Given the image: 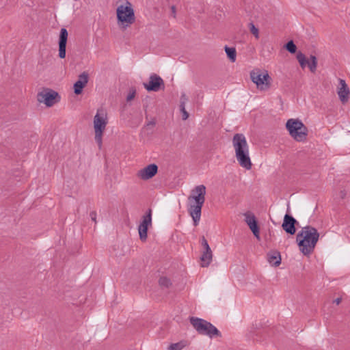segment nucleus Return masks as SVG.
<instances>
[{"instance_id":"obj_1","label":"nucleus","mask_w":350,"mask_h":350,"mask_svg":"<svg viewBox=\"0 0 350 350\" xmlns=\"http://www.w3.org/2000/svg\"><path fill=\"white\" fill-rule=\"evenodd\" d=\"M319 236L318 230L312 226L302 228L296 236V241L300 251L304 255L310 254L314 251Z\"/></svg>"},{"instance_id":"obj_2","label":"nucleus","mask_w":350,"mask_h":350,"mask_svg":"<svg viewBox=\"0 0 350 350\" xmlns=\"http://www.w3.org/2000/svg\"><path fill=\"white\" fill-rule=\"evenodd\" d=\"M193 193L196 195L190 196L188 200L191 202L188 211L191 216L193 225L197 226L201 217L202 206L205 202L206 187L203 185L196 186L192 190Z\"/></svg>"},{"instance_id":"obj_3","label":"nucleus","mask_w":350,"mask_h":350,"mask_svg":"<svg viewBox=\"0 0 350 350\" xmlns=\"http://www.w3.org/2000/svg\"><path fill=\"white\" fill-rule=\"evenodd\" d=\"M232 144L239 164L246 170H250L252 164L249 155V146L245 135L242 133L235 134L232 138Z\"/></svg>"},{"instance_id":"obj_4","label":"nucleus","mask_w":350,"mask_h":350,"mask_svg":"<svg viewBox=\"0 0 350 350\" xmlns=\"http://www.w3.org/2000/svg\"><path fill=\"white\" fill-rule=\"evenodd\" d=\"M189 321L193 328L199 334L207 336L211 338L221 336V334L219 329L211 323L204 319L192 317H190Z\"/></svg>"},{"instance_id":"obj_5","label":"nucleus","mask_w":350,"mask_h":350,"mask_svg":"<svg viewBox=\"0 0 350 350\" xmlns=\"http://www.w3.org/2000/svg\"><path fill=\"white\" fill-rule=\"evenodd\" d=\"M286 127L291 137L297 142H302L306 139L308 129L303 122L298 119H289Z\"/></svg>"},{"instance_id":"obj_6","label":"nucleus","mask_w":350,"mask_h":350,"mask_svg":"<svg viewBox=\"0 0 350 350\" xmlns=\"http://www.w3.org/2000/svg\"><path fill=\"white\" fill-rule=\"evenodd\" d=\"M117 18L121 25L127 27L135 21L134 10L131 4L126 1V5H120L116 10Z\"/></svg>"},{"instance_id":"obj_7","label":"nucleus","mask_w":350,"mask_h":350,"mask_svg":"<svg viewBox=\"0 0 350 350\" xmlns=\"http://www.w3.org/2000/svg\"><path fill=\"white\" fill-rule=\"evenodd\" d=\"M107 124V121L106 117H105L103 113L101 115L99 113V110H98L97 113L94 118V127L95 131V141L100 148L102 146L103 133L105 129Z\"/></svg>"},{"instance_id":"obj_8","label":"nucleus","mask_w":350,"mask_h":350,"mask_svg":"<svg viewBox=\"0 0 350 350\" xmlns=\"http://www.w3.org/2000/svg\"><path fill=\"white\" fill-rule=\"evenodd\" d=\"M250 78L252 81L254 83L260 90H267L270 87V83L269 81L270 77L267 71L261 72L259 69L252 70L250 72Z\"/></svg>"},{"instance_id":"obj_9","label":"nucleus","mask_w":350,"mask_h":350,"mask_svg":"<svg viewBox=\"0 0 350 350\" xmlns=\"http://www.w3.org/2000/svg\"><path fill=\"white\" fill-rule=\"evenodd\" d=\"M38 102L43 103L47 107H52L60 100L59 94L49 88H44L37 95Z\"/></svg>"},{"instance_id":"obj_10","label":"nucleus","mask_w":350,"mask_h":350,"mask_svg":"<svg viewBox=\"0 0 350 350\" xmlns=\"http://www.w3.org/2000/svg\"><path fill=\"white\" fill-rule=\"evenodd\" d=\"M152 225V210L148 209L146 214L143 215L142 220L138 226L139 239L142 241L147 239L148 227Z\"/></svg>"},{"instance_id":"obj_11","label":"nucleus","mask_w":350,"mask_h":350,"mask_svg":"<svg viewBox=\"0 0 350 350\" xmlns=\"http://www.w3.org/2000/svg\"><path fill=\"white\" fill-rule=\"evenodd\" d=\"M296 58L299 63L301 68H305L306 66L308 67L311 72H315L317 67V58L316 56L311 55L310 56V60H308L306 55L301 51L298 52Z\"/></svg>"},{"instance_id":"obj_12","label":"nucleus","mask_w":350,"mask_h":350,"mask_svg":"<svg viewBox=\"0 0 350 350\" xmlns=\"http://www.w3.org/2000/svg\"><path fill=\"white\" fill-rule=\"evenodd\" d=\"M298 221L290 214L286 213L282 224V229L288 234L294 235L296 232V225Z\"/></svg>"},{"instance_id":"obj_13","label":"nucleus","mask_w":350,"mask_h":350,"mask_svg":"<svg viewBox=\"0 0 350 350\" xmlns=\"http://www.w3.org/2000/svg\"><path fill=\"white\" fill-rule=\"evenodd\" d=\"M145 88L148 92H158L162 86L164 89V82L161 77L157 74H152L150 76V81L148 83H144Z\"/></svg>"},{"instance_id":"obj_14","label":"nucleus","mask_w":350,"mask_h":350,"mask_svg":"<svg viewBox=\"0 0 350 350\" xmlns=\"http://www.w3.org/2000/svg\"><path fill=\"white\" fill-rule=\"evenodd\" d=\"M157 172L158 166L154 163H152L140 170L137 172V176L142 180H146L154 177Z\"/></svg>"},{"instance_id":"obj_15","label":"nucleus","mask_w":350,"mask_h":350,"mask_svg":"<svg viewBox=\"0 0 350 350\" xmlns=\"http://www.w3.org/2000/svg\"><path fill=\"white\" fill-rule=\"evenodd\" d=\"M68 31L66 28H62L59 36V54L58 56L61 59L66 57V44L68 40Z\"/></svg>"},{"instance_id":"obj_16","label":"nucleus","mask_w":350,"mask_h":350,"mask_svg":"<svg viewBox=\"0 0 350 350\" xmlns=\"http://www.w3.org/2000/svg\"><path fill=\"white\" fill-rule=\"evenodd\" d=\"M245 215V221L248 225L250 229L253 232L255 237H256L258 239H260V230L258 225V221L256 219V217L254 215L246 213L244 214Z\"/></svg>"},{"instance_id":"obj_17","label":"nucleus","mask_w":350,"mask_h":350,"mask_svg":"<svg viewBox=\"0 0 350 350\" xmlns=\"http://www.w3.org/2000/svg\"><path fill=\"white\" fill-rule=\"evenodd\" d=\"M89 75L86 72H83L79 75L78 80L74 83V92L77 95L82 93L83 89L88 83Z\"/></svg>"},{"instance_id":"obj_18","label":"nucleus","mask_w":350,"mask_h":350,"mask_svg":"<svg viewBox=\"0 0 350 350\" xmlns=\"http://www.w3.org/2000/svg\"><path fill=\"white\" fill-rule=\"evenodd\" d=\"M339 83H340V88L339 90L338 91V94L340 101L342 103H345L348 101V100L349 98V94H350L349 88L348 85H347L345 80L340 79Z\"/></svg>"},{"instance_id":"obj_19","label":"nucleus","mask_w":350,"mask_h":350,"mask_svg":"<svg viewBox=\"0 0 350 350\" xmlns=\"http://www.w3.org/2000/svg\"><path fill=\"white\" fill-rule=\"evenodd\" d=\"M268 262L273 266L278 267L281 264V255L278 250H271L267 255Z\"/></svg>"},{"instance_id":"obj_20","label":"nucleus","mask_w":350,"mask_h":350,"mask_svg":"<svg viewBox=\"0 0 350 350\" xmlns=\"http://www.w3.org/2000/svg\"><path fill=\"white\" fill-rule=\"evenodd\" d=\"M213 254L210 249L204 250L200 257L202 267H208L212 261Z\"/></svg>"},{"instance_id":"obj_21","label":"nucleus","mask_w":350,"mask_h":350,"mask_svg":"<svg viewBox=\"0 0 350 350\" xmlns=\"http://www.w3.org/2000/svg\"><path fill=\"white\" fill-rule=\"evenodd\" d=\"M225 51L226 53L227 57L232 62H234L236 61L237 52L234 48L228 47L227 46H225Z\"/></svg>"},{"instance_id":"obj_22","label":"nucleus","mask_w":350,"mask_h":350,"mask_svg":"<svg viewBox=\"0 0 350 350\" xmlns=\"http://www.w3.org/2000/svg\"><path fill=\"white\" fill-rule=\"evenodd\" d=\"M284 48L291 53L294 54L297 51V46L293 40L288 41L285 45Z\"/></svg>"},{"instance_id":"obj_23","label":"nucleus","mask_w":350,"mask_h":350,"mask_svg":"<svg viewBox=\"0 0 350 350\" xmlns=\"http://www.w3.org/2000/svg\"><path fill=\"white\" fill-rule=\"evenodd\" d=\"M159 284L162 288H169L172 282L167 277H161L159 280Z\"/></svg>"},{"instance_id":"obj_24","label":"nucleus","mask_w":350,"mask_h":350,"mask_svg":"<svg viewBox=\"0 0 350 350\" xmlns=\"http://www.w3.org/2000/svg\"><path fill=\"white\" fill-rule=\"evenodd\" d=\"M184 347L183 342L174 343L170 345L169 350H181Z\"/></svg>"},{"instance_id":"obj_25","label":"nucleus","mask_w":350,"mask_h":350,"mask_svg":"<svg viewBox=\"0 0 350 350\" xmlns=\"http://www.w3.org/2000/svg\"><path fill=\"white\" fill-rule=\"evenodd\" d=\"M251 33L256 38H258V29L256 27L253 23L249 24Z\"/></svg>"},{"instance_id":"obj_26","label":"nucleus","mask_w":350,"mask_h":350,"mask_svg":"<svg viewBox=\"0 0 350 350\" xmlns=\"http://www.w3.org/2000/svg\"><path fill=\"white\" fill-rule=\"evenodd\" d=\"M200 243L204 250L210 249L208 241L204 236H202L200 239Z\"/></svg>"},{"instance_id":"obj_27","label":"nucleus","mask_w":350,"mask_h":350,"mask_svg":"<svg viewBox=\"0 0 350 350\" xmlns=\"http://www.w3.org/2000/svg\"><path fill=\"white\" fill-rule=\"evenodd\" d=\"M96 211H92L90 212V217L92 219V221H93L95 224H96Z\"/></svg>"},{"instance_id":"obj_28","label":"nucleus","mask_w":350,"mask_h":350,"mask_svg":"<svg viewBox=\"0 0 350 350\" xmlns=\"http://www.w3.org/2000/svg\"><path fill=\"white\" fill-rule=\"evenodd\" d=\"M171 15L173 18H176V6L175 5H172L171 8Z\"/></svg>"},{"instance_id":"obj_29","label":"nucleus","mask_w":350,"mask_h":350,"mask_svg":"<svg viewBox=\"0 0 350 350\" xmlns=\"http://www.w3.org/2000/svg\"><path fill=\"white\" fill-rule=\"evenodd\" d=\"M135 96V91H133L132 92H130L126 97V100L131 101V100H133Z\"/></svg>"},{"instance_id":"obj_30","label":"nucleus","mask_w":350,"mask_h":350,"mask_svg":"<svg viewBox=\"0 0 350 350\" xmlns=\"http://www.w3.org/2000/svg\"><path fill=\"white\" fill-rule=\"evenodd\" d=\"M187 101V97L185 94H182L180 96V103H184V105H185L186 102Z\"/></svg>"},{"instance_id":"obj_31","label":"nucleus","mask_w":350,"mask_h":350,"mask_svg":"<svg viewBox=\"0 0 350 350\" xmlns=\"http://www.w3.org/2000/svg\"><path fill=\"white\" fill-rule=\"evenodd\" d=\"M183 113V120H186L189 118V113L187 111H184Z\"/></svg>"},{"instance_id":"obj_32","label":"nucleus","mask_w":350,"mask_h":350,"mask_svg":"<svg viewBox=\"0 0 350 350\" xmlns=\"http://www.w3.org/2000/svg\"><path fill=\"white\" fill-rule=\"evenodd\" d=\"M180 111L183 113L184 111H186L185 109V105H184V103H180Z\"/></svg>"},{"instance_id":"obj_33","label":"nucleus","mask_w":350,"mask_h":350,"mask_svg":"<svg viewBox=\"0 0 350 350\" xmlns=\"http://www.w3.org/2000/svg\"><path fill=\"white\" fill-rule=\"evenodd\" d=\"M342 301V298L340 297H338V298H336V299L334 300V303H335L336 304L338 305Z\"/></svg>"},{"instance_id":"obj_34","label":"nucleus","mask_w":350,"mask_h":350,"mask_svg":"<svg viewBox=\"0 0 350 350\" xmlns=\"http://www.w3.org/2000/svg\"><path fill=\"white\" fill-rule=\"evenodd\" d=\"M340 198L343 199L346 196V193L345 191H341L340 193Z\"/></svg>"},{"instance_id":"obj_35","label":"nucleus","mask_w":350,"mask_h":350,"mask_svg":"<svg viewBox=\"0 0 350 350\" xmlns=\"http://www.w3.org/2000/svg\"><path fill=\"white\" fill-rule=\"evenodd\" d=\"M154 124H155V122H154V121H151V122H150L148 124V125H152V126H154Z\"/></svg>"}]
</instances>
